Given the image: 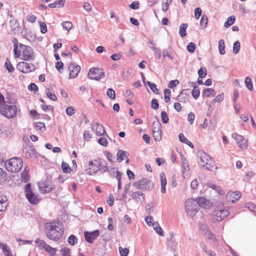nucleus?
Returning <instances> with one entry per match:
<instances>
[{"label":"nucleus","mask_w":256,"mask_h":256,"mask_svg":"<svg viewBox=\"0 0 256 256\" xmlns=\"http://www.w3.org/2000/svg\"><path fill=\"white\" fill-rule=\"evenodd\" d=\"M58 225L59 222L56 221L48 222L45 224L44 232L48 238L56 241L62 238L64 231Z\"/></svg>","instance_id":"f257e3e1"},{"label":"nucleus","mask_w":256,"mask_h":256,"mask_svg":"<svg viewBox=\"0 0 256 256\" xmlns=\"http://www.w3.org/2000/svg\"><path fill=\"white\" fill-rule=\"evenodd\" d=\"M6 165L8 171L16 172L22 168L23 162L21 158L14 157L10 159L8 162L6 163Z\"/></svg>","instance_id":"f03ea898"},{"label":"nucleus","mask_w":256,"mask_h":256,"mask_svg":"<svg viewBox=\"0 0 256 256\" xmlns=\"http://www.w3.org/2000/svg\"><path fill=\"white\" fill-rule=\"evenodd\" d=\"M17 108L16 106H11L7 104L3 106L0 105V113L8 118H12L16 116Z\"/></svg>","instance_id":"7ed1b4c3"},{"label":"nucleus","mask_w":256,"mask_h":256,"mask_svg":"<svg viewBox=\"0 0 256 256\" xmlns=\"http://www.w3.org/2000/svg\"><path fill=\"white\" fill-rule=\"evenodd\" d=\"M185 208L189 216L194 215L199 210V206L194 198L188 199L185 202Z\"/></svg>","instance_id":"20e7f679"},{"label":"nucleus","mask_w":256,"mask_h":256,"mask_svg":"<svg viewBox=\"0 0 256 256\" xmlns=\"http://www.w3.org/2000/svg\"><path fill=\"white\" fill-rule=\"evenodd\" d=\"M24 190L26 198L30 203L36 204L40 200L38 196L33 192L30 183H28L25 186Z\"/></svg>","instance_id":"39448f33"},{"label":"nucleus","mask_w":256,"mask_h":256,"mask_svg":"<svg viewBox=\"0 0 256 256\" xmlns=\"http://www.w3.org/2000/svg\"><path fill=\"white\" fill-rule=\"evenodd\" d=\"M20 47L22 52L23 60H30L34 59V52L30 46L20 44Z\"/></svg>","instance_id":"423d86ee"},{"label":"nucleus","mask_w":256,"mask_h":256,"mask_svg":"<svg viewBox=\"0 0 256 256\" xmlns=\"http://www.w3.org/2000/svg\"><path fill=\"white\" fill-rule=\"evenodd\" d=\"M35 242L42 250L48 252L50 256H53L56 254V252L57 251V250L51 247L44 240L36 238L35 240Z\"/></svg>","instance_id":"0eeeda50"},{"label":"nucleus","mask_w":256,"mask_h":256,"mask_svg":"<svg viewBox=\"0 0 256 256\" xmlns=\"http://www.w3.org/2000/svg\"><path fill=\"white\" fill-rule=\"evenodd\" d=\"M104 76L103 70L100 68H92L89 70L88 76L90 79L99 80Z\"/></svg>","instance_id":"6e6552de"},{"label":"nucleus","mask_w":256,"mask_h":256,"mask_svg":"<svg viewBox=\"0 0 256 256\" xmlns=\"http://www.w3.org/2000/svg\"><path fill=\"white\" fill-rule=\"evenodd\" d=\"M16 68L22 73L26 74L35 70V66L34 64L30 66V64L26 62H20L16 66Z\"/></svg>","instance_id":"1a4fd4ad"},{"label":"nucleus","mask_w":256,"mask_h":256,"mask_svg":"<svg viewBox=\"0 0 256 256\" xmlns=\"http://www.w3.org/2000/svg\"><path fill=\"white\" fill-rule=\"evenodd\" d=\"M150 182V180L148 178H144L134 182L133 185L138 190H150L153 187L152 184L151 187L149 186Z\"/></svg>","instance_id":"9d476101"},{"label":"nucleus","mask_w":256,"mask_h":256,"mask_svg":"<svg viewBox=\"0 0 256 256\" xmlns=\"http://www.w3.org/2000/svg\"><path fill=\"white\" fill-rule=\"evenodd\" d=\"M38 186L40 191L42 193H48L52 192L55 188L53 184H48V182L45 181H41L38 182Z\"/></svg>","instance_id":"9b49d317"},{"label":"nucleus","mask_w":256,"mask_h":256,"mask_svg":"<svg viewBox=\"0 0 256 256\" xmlns=\"http://www.w3.org/2000/svg\"><path fill=\"white\" fill-rule=\"evenodd\" d=\"M228 214L229 211L226 208H224L222 206H218L215 215L216 220L220 222L227 216Z\"/></svg>","instance_id":"f8f14e48"},{"label":"nucleus","mask_w":256,"mask_h":256,"mask_svg":"<svg viewBox=\"0 0 256 256\" xmlns=\"http://www.w3.org/2000/svg\"><path fill=\"white\" fill-rule=\"evenodd\" d=\"M100 230H96L92 232H85L84 236L86 240L88 243L92 244L99 236Z\"/></svg>","instance_id":"ddd939ff"},{"label":"nucleus","mask_w":256,"mask_h":256,"mask_svg":"<svg viewBox=\"0 0 256 256\" xmlns=\"http://www.w3.org/2000/svg\"><path fill=\"white\" fill-rule=\"evenodd\" d=\"M197 155L200 160V161H198V163L204 168L205 166L204 164L211 160L210 156L203 150L198 151Z\"/></svg>","instance_id":"4468645a"},{"label":"nucleus","mask_w":256,"mask_h":256,"mask_svg":"<svg viewBox=\"0 0 256 256\" xmlns=\"http://www.w3.org/2000/svg\"><path fill=\"white\" fill-rule=\"evenodd\" d=\"M68 69L70 71L69 78H76L80 70V67L71 63L68 64Z\"/></svg>","instance_id":"2eb2a0df"},{"label":"nucleus","mask_w":256,"mask_h":256,"mask_svg":"<svg viewBox=\"0 0 256 256\" xmlns=\"http://www.w3.org/2000/svg\"><path fill=\"white\" fill-rule=\"evenodd\" d=\"M94 162L96 163L98 166L97 168L98 171H102V172H106L108 170L109 168L108 166L107 162L103 160L98 159V160H94Z\"/></svg>","instance_id":"dca6fc26"},{"label":"nucleus","mask_w":256,"mask_h":256,"mask_svg":"<svg viewBox=\"0 0 256 256\" xmlns=\"http://www.w3.org/2000/svg\"><path fill=\"white\" fill-rule=\"evenodd\" d=\"M188 89H184L182 90L179 95L176 98V100L178 102L186 103L188 100Z\"/></svg>","instance_id":"f3484780"},{"label":"nucleus","mask_w":256,"mask_h":256,"mask_svg":"<svg viewBox=\"0 0 256 256\" xmlns=\"http://www.w3.org/2000/svg\"><path fill=\"white\" fill-rule=\"evenodd\" d=\"M89 168L85 169V171L89 175H93L96 174L98 171V169L97 168V164H94L93 161L89 162Z\"/></svg>","instance_id":"a211bd4d"},{"label":"nucleus","mask_w":256,"mask_h":256,"mask_svg":"<svg viewBox=\"0 0 256 256\" xmlns=\"http://www.w3.org/2000/svg\"><path fill=\"white\" fill-rule=\"evenodd\" d=\"M25 156L27 158L36 157V150L32 146H26L25 148Z\"/></svg>","instance_id":"6ab92c4d"},{"label":"nucleus","mask_w":256,"mask_h":256,"mask_svg":"<svg viewBox=\"0 0 256 256\" xmlns=\"http://www.w3.org/2000/svg\"><path fill=\"white\" fill-rule=\"evenodd\" d=\"M240 196V194L237 192H230L227 195L228 199L233 203L236 202Z\"/></svg>","instance_id":"aec40b11"},{"label":"nucleus","mask_w":256,"mask_h":256,"mask_svg":"<svg viewBox=\"0 0 256 256\" xmlns=\"http://www.w3.org/2000/svg\"><path fill=\"white\" fill-rule=\"evenodd\" d=\"M182 168L183 170V177L186 178V172H188L190 170L188 162L186 158L182 156H181Z\"/></svg>","instance_id":"412c9836"},{"label":"nucleus","mask_w":256,"mask_h":256,"mask_svg":"<svg viewBox=\"0 0 256 256\" xmlns=\"http://www.w3.org/2000/svg\"><path fill=\"white\" fill-rule=\"evenodd\" d=\"M160 176V178L161 192L165 194L166 192V180L164 172H161Z\"/></svg>","instance_id":"4be33fe9"},{"label":"nucleus","mask_w":256,"mask_h":256,"mask_svg":"<svg viewBox=\"0 0 256 256\" xmlns=\"http://www.w3.org/2000/svg\"><path fill=\"white\" fill-rule=\"evenodd\" d=\"M196 201L198 204L199 208H206V206H208L210 202L206 200L204 197H198L195 199Z\"/></svg>","instance_id":"5701e85b"},{"label":"nucleus","mask_w":256,"mask_h":256,"mask_svg":"<svg viewBox=\"0 0 256 256\" xmlns=\"http://www.w3.org/2000/svg\"><path fill=\"white\" fill-rule=\"evenodd\" d=\"M132 197L136 202L140 201L142 202L144 200V195L140 192H132Z\"/></svg>","instance_id":"b1692460"},{"label":"nucleus","mask_w":256,"mask_h":256,"mask_svg":"<svg viewBox=\"0 0 256 256\" xmlns=\"http://www.w3.org/2000/svg\"><path fill=\"white\" fill-rule=\"evenodd\" d=\"M8 205L7 198L4 196H0V212L4 210Z\"/></svg>","instance_id":"393cba45"},{"label":"nucleus","mask_w":256,"mask_h":256,"mask_svg":"<svg viewBox=\"0 0 256 256\" xmlns=\"http://www.w3.org/2000/svg\"><path fill=\"white\" fill-rule=\"evenodd\" d=\"M216 95V92L212 88H206L202 92V97L214 96Z\"/></svg>","instance_id":"a878e982"},{"label":"nucleus","mask_w":256,"mask_h":256,"mask_svg":"<svg viewBox=\"0 0 256 256\" xmlns=\"http://www.w3.org/2000/svg\"><path fill=\"white\" fill-rule=\"evenodd\" d=\"M128 154L126 151H124L122 150H118L117 154V160L118 162H121L124 160V158H127Z\"/></svg>","instance_id":"bb28decb"},{"label":"nucleus","mask_w":256,"mask_h":256,"mask_svg":"<svg viewBox=\"0 0 256 256\" xmlns=\"http://www.w3.org/2000/svg\"><path fill=\"white\" fill-rule=\"evenodd\" d=\"M66 0H56L54 3L50 4L48 5L50 8H61L64 5V3Z\"/></svg>","instance_id":"cd10ccee"},{"label":"nucleus","mask_w":256,"mask_h":256,"mask_svg":"<svg viewBox=\"0 0 256 256\" xmlns=\"http://www.w3.org/2000/svg\"><path fill=\"white\" fill-rule=\"evenodd\" d=\"M46 92L48 98H49L50 99L52 100L53 101L57 100V97L55 95V94H54V91L52 89L50 88H46Z\"/></svg>","instance_id":"c85d7f7f"},{"label":"nucleus","mask_w":256,"mask_h":256,"mask_svg":"<svg viewBox=\"0 0 256 256\" xmlns=\"http://www.w3.org/2000/svg\"><path fill=\"white\" fill-rule=\"evenodd\" d=\"M0 248L5 256H13L10 251V248L6 244H2Z\"/></svg>","instance_id":"c756f323"},{"label":"nucleus","mask_w":256,"mask_h":256,"mask_svg":"<svg viewBox=\"0 0 256 256\" xmlns=\"http://www.w3.org/2000/svg\"><path fill=\"white\" fill-rule=\"evenodd\" d=\"M204 164V167H206V169L208 170L213 171L214 170V169L215 162L212 160ZM216 168H217L216 167L215 169Z\"/></svg>","instance_id":"7c9ffc66"},{"label":"nucleus","mask_w":256,"mask_h":256,"mask_svg":"<svg viewBox=\"0 0 256 256\" xmlns=\"http://www.w3.org/2000/svg\"><path fill=\"white\" fill-rule=\"evenodd\" d=\"M96 134L97 136H102L105 132V130H104V128L103 126L99 123H96Z\"/></svg>","instance_id":"2f4dec72"},{"label":"nucleus","mask_w":256,"mask_h":256,"mask_svg":"<svg viewBox=\"0 0 256 256\" xmlns=\"http://www.w3.org/2000/svg\"><path fill=\"white\" fill-rule=\"evenodd\" d=\"M187 27L186 24H182L180 26L179 34L182 38H184L186 35V30Z\"/></svg>","instance_id":"473e14b6"},{"label":"nucleus","mask_w":256,"mask_h":256,"mask_svg":"<svg viewBox=\"0 0 256 256\" xmlns=\"http://www.w3.org/2000/svg\"><path fill=\"white\" fill-rule=\"evenodd\" d=\"M192 94L193 98L196 100L200 96V90L198 86H194L193 89L192 91Z\"/></svg>","instance_id":"72a5a7b5"},{"label":"nucleus","mask_w":256,"mask_h":256,"mask_svg":"<svg viewBox=\"0 0 256 256\" xmlns=\"http://www.w3.org/2000/svg\"><path fill=\"white\" fill-rule=\"evenodd\" d=\"M218 50L220 54H224L226 52L224 42L222 39L218 42Z\"/></svg>","instance_id":"f704fd0d"},{"label":"nucleus","mask_w":256,"mask_h":256,"mask_svg":"<svg viewBox=\"0 0 256 256\" xmlns=\"http://www.w3.org/2000/svg\"><path fill=\"white\" fill-rule=\"evenodd\" d=\"M4 66L8 72H12L14 71V68L8 58L6 60Z\"/></svg>","instance_id":"c9c22d12"},{"label":"nucleus","mask_w":256,"mask_h":256,"mask_svg":"<svg viewBox=\"0 0 256 256\" xmlns=\"http://www.w3.org/2000/svg\"><path fill=\"white\" fill-rule=\"evenodd\" d=\"M244 82L246 87L250 91L253 90V84L251 78L249 76L246 78Z\"/></svg>","instance_id":"e433bc0d"},{"label":"nucleus","mask_w":256,"mask_h":256,"mask_svg":"<svg viewBox=\"0 0 256 256\" xmlns=\"http://www.w3.org/2000/svg\"><path fill=\"white\" fill-rule=\"evenodd\" d=\"M235 16H232L228 18L226 21L224 22V26L226 28H228L231 25H232L235 22Z\"/></svg>","instance_id":"4c0bfd02"},{"label":"nucleus","mask_w":256,"mask_h":256,"mask_svg":"<svg viewBox=\"0 0 256 256\" xmlns=\"http://www.w3.org/2000/svg\"><path fill=\"white\" fill-rule=\"evenodd\" d=\"M152 226L154 227V229L157 234L160 236H163V230L158 222L153 223Z\"/></svg>","instance_id":"58836bf2"},{"label":"nucleus","mask_w":256,"mask_h":256,"mask_svg":"<svg viewBox=\"0 0 256 256\" xmlns=\"http://www.w3.org/2000/svg\"><path fill=\"white\" fill-rule=\"evenodd\" d=\"M78 240L76 236L72 234L68 237V242L70 244L74 246L78 243Z\"/></svg>","instance_id":"ea45409f"},{"label":"nucleus","mask_w":256,"mask_h":256,"mask_svg":"<svg viewBox=\"0 0 256 256\" xmlns=\"http://www.w3.org/2000/svg\"><path fill=\"white\" fill-rule=\"evenodd\" d=\"M162 128V124L160 121H154L152 124V131L160 130Z\"/></svg>","instance_id":"a19ab883"},{"label":"nucleus","mask_w":256,"mask_h":256,"mask_svg":"<svg viewBox=\"0 0 256 256\" xmlns=\"http://www.w3.org/2000/svg\"><path fill=\"white\" fill-rule=\"evenodd\" d=\"M62 168L63 172L64 173H70L72 171V169L68 164L64 162H62Z\"/></svg>","instance_id":"79ce46f5"},{"label":"nucleus","mask_w":256,"mask_h":256,"mask_svg":"<svg viewBox=\"0 0 256 256\" xmlns=\"http://www.w3.org/2000/svg\"><path fill=\"white\" fill-rule=\"evenodd\" d=\"M146 83L148 86L150 90L156 94H158V90L155 84L152 83L150 81L146 82Z\"/></svg>","instance_id":"37998d69"},{"label":"nucleus","mask_w":256,"mask_h":256,"mask_svg":"<svg viewBox=\"0 0 256 256\" xmlns=\"http://www.w3.org/2000/svg\"><path fill=\"white\" fill-rule=\"evenodd\" d=\"M162 133L161 130L152 131L153 136L156 141L159 142L161 140Z\"/></svg>","instance_id":"c03bdc74"},{"label":"nucleus","mask_w":256,"mask_h":256,"mask_svg":"<svg viewBox=\"0 0 256 256\" xmlns=\"http://www.w3.org/2000/svg\"><path fill=\"white\" fill-rule=\"evenodd\" d=\"M28 170H26L25 169L24 170L21 174L22 180L25 182H28L30 179V176L28 174Z\"/></svg>","instance_id":"a18cd8bd"},{"label":"nucleus","mask_w":256,"mask_h":256,"mask_svg":"<svg viewBox=\"0 0 256 256\" xmlns=\"http://www.w3.org/2000/svg\"><path fill=\"white\" fill-rule=\"evenodd\" d=\"M122 172L120 171L116 172V178L117 179L118 184V190L122 188V182H121V178H122Z\"/></svg>","instance_id":"49530a36"},{"label":"nucleus","mask_w":256,"mask_h":256,"mask_svg":"<svg viewBox=\"0 0 256 256\" xmlns=\"http://www.w3.org/2000/svg\"><path fill=\"white\" fill-rule=\"evenodd\" d=\"M106 95L110 100H114L116 98L115 91L112 88L108 89Z\"/></svg>","instance_id":"de8ad7c7"},{"label":"nucleus","mask_w":256,"mask_h":256,"mask_svg":"<svg viewBox=\"0 0 256 256\" xmlns=\"http://www.w3.org/2000/svg\"><path fill=\"white\" fill-rule=\"evenodd\" d=\"M206 69L204 67H201L198 70V74L200 78H202L206 75Z\"/></svg>","instance_id":"09e8293b"},{"label":"nucleus","mask_w":256,"mask_h":256,"mask_svg":"<svg viewBox=\"0 0 256 256\" xmlns=\"http://www.w3.org/2000/svg\"><path fill=\"white\" fill-rule=\"evenodd\" d=\"M161 118L162 122L164 124H166L168 122V116L165 111H162L161 112Z\"/></svg>","instance_id":"8fccbe9b"},{"label":"nucleus","mask_w":256,"mask_h":256,"mask_svg":"<svg viewBox=\"0 0 256 256\" xmlns=\"http://www.w3.org/2000/svg\"><path fill=\"white\" fill-rule=\"evenodd\" d=\"M196 44L192 42H190L186 46L187 50L190 53L194 52L196 50Z\"/></svg>","instance_id":"3c124183"},{"label":"nucleus","mask_w":256,"mask_h":256,"mask_svg":"<svg viewBox=\"0 0 256 256\" xmlns=\"http://www.w3.org/2000/svg\"><path fill=\"white\" fill-rule=\"evenodd\" d=\"M224 98V94L222 92V93L219 94L218 95L212 100V102L213 103H216V102L220 103L223 100Z\"/></svg>","instance_id":"603ef678"},{"label":"nucleus","mask_w":256,"mask_h":256,"mask_svg":"<svg viewBox=\"0 0 256 256\" xmlns=\"http://www.w3.org/2000/svg\"><path fill=\"white\" fill-rule=\"evenodd\" d=\"M63 28L69 32L72 28V24L69 21L64 22L62 23Z\"/></svg>","instance_id":"864d4df0"},{"label":"nucleus","mask_w":256,"mask_h":256,"mask_svg":"<svg viewBox=\"0 0 256 256\" xmlns=\"http://www.w3.org/2000/svg\"><path fill=\"white\" fill-rule=\"evenodd\" d=\"M172 0H162V10L165 12L168 8V6Z\"/></svg>","instance_id":"5fc2aeb1"},{"label":"nucleus","mask_w":256,"mask_h":256,"mask_svg":"<svg viewBox=\"0 0 256 256\" xmlns=\"http://www.w3.org/2000/svg\"><path fill=\"white\" fill-rule=\"evenodd\" d=\"M246 208H248L256 216V206L252 203H247L246 204Z\"/></svg>","instance_id":"6e6d98bb"},{"label":"nucleus","mask_w":256,"mask_h":256,"mask_svg":"<svg viewBox=\"0 0 256 256\" xmlns=\"http://www.w3.org/2000/svg\"><path fill=\"white\" fill-rule=\"evenodd\" d=\"M10 25L12 30H14L19 26V23L16 20L13 19L10 21Z\"/></svg>","instance_id":"4d7b16f0"},{"label":"nucleus","mask_w":256,"mask_h":256,"mask_svg":"<svg viewBox=\"0 0 256 256\" xmlns=\"http://www.w3.org/2000/svg\"><path fill=\"white\" fill-rule=\"evenodd\" d=\"M232 136L234 139H235L237 141L238 144L244 141L243 137L238 134H232Z\"/></svg>","instance_id":"13d9d810"},{"label":"nucleus","mask_w":256,"mask_h":256,"mask_svg":"<svg viewBox=\"0 0 256 256\" xmlns=\"http://www.w3.org/2000/svg\"><path fill=\"white\" fill-rule=\"evenodd\" d=\"M240 49V43L238 41L235 42L233 45V52L234 54H237Z\"/></svg>","instance_id":"bf43d9fd"},{"label":"nucleus","mask_w":256,"mask_h":256,"mask_svg":"<svg viewBox=\"0 0 256 256\" xmlns=\"http://www.w3.org/2000/svg\"><path fill=\"white\" fill-rule=\"evenodd\" d=\"M119 252L120 254V256H128L129 253V249L128 248H122V247H119L118 248Z\"/></svg>","instance_id":"052dcab7"},{"label":"nucleus","mask_w":256,"mask_h":256,"mask_svg":"<svg viewBox=\"0 0 256 256\" xmlns=\"http://www.w3.org/2000/svg\"><path fill=\"white\" fill-rule=\"evenodd\" d=\"M151 107L152 109L156 110L159 108V103L156 98H153L151 101Z\"/></svg>","instance_id":"680f3d73"},{"label":"nucleus","mask_w":256,"mask_h":256,"mask_svg":"<svg viewBox=\"0 0 256 256\" xmlns=\"http://www.w3.org/2000/svg\"><path fill=\"white\" fill-rule=\"evenodd\" d=\"M208 18L206 15H202L200 21V24L202 26L206 27L208 24Z\"/></svg>","instance_id":"e2e57ef3"},{"label":"nucleus","mask_w":256,"mask_h":256,"mask_svg":"<svg viewBox=\"0 0 256 256\" xmlns=\"http://www.w3.org/2000/svg\"><path fill=\"white\" fill-rule=\"evenodd\" d=\"M208 238L213 242L216 241V239L214 234L210 231L207 230L206 234Z\"/></svg>","instance_id":"0e129e2a"},{"label":"nucleus","mask_w":256,"mask_h":256,"mask_svg":"<svg viewBox=\"0 0 256 256\" xmlns=\"http://www.w3.org/2000/svg\"><path fill=\"white\" fill-rule=\"evenodd\" d=\"M62 256H70V250L68 248L64 247L60 250Z\"/></svg>","instance_id":"69168bd1"},{"label":"nucleus","mask_w":256,"mask_h":256,"mask_svg":"<svg viewBox=\"0 0 256 256\" xmlns=\"http://www.w3.org/2000/svg\"><path fill=\"white\" fill-rule=\"evenodd\" d=\"M145 221L148 226H152L153 223L154 222L153 218L151 216H146L145 218Z\"/></svg>","instance_id":"338daca9"},{"label":"nucleus","mask_w":256,"mask_h":256,"mask_svg":"<svg viewBox=\"0 0 256 256\" xmlns=\"http://www.w3.org/2000/svg\"><path fill=\"white\" fill-rule=\"evenodd\" d=\"M66 112L68 115L72 116L74 114L75 110L72 106H70L66 108Z\"/></svg>","instance_id":"774afa93"}]
</instances>
